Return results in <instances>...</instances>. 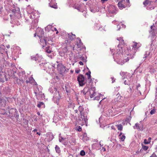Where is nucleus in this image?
Segmentation results:
<instances>
[{
    "label": "nucleus",
    "instance_id": "nucleus-13",
    "mask_svg": "<svg viewBox=\"0 0 157 157\" xmlns=\"http://www.w3.org/2000/svg\"><path fill=\"white\" fill-rule=\"evenodd\" d=\"M49 40L48 39V38L47 37H44L43 39H40V41L41 43H43V44L42 45L43 48H44L46 45H47V41Z\"/></svg>",
    "mask_w": 157,
    "mask_h": 157
},
{
    "label": "nucleus",
    "instance_id": "nucleus-26",
    "mask_svg": "<svg viewBox=\"0 0 157 157\" xmlns=\"http://www.w3.org/2000/svg\"><path fill=\"white\" fill-rule=\"evenodd\" d=\"M65 89L68 95V94L70 93L71 90L70 87L69 86H65Z\"/></svg>",
    "mask_w": 157,
    "mask_h": 157
},
{
    "label": "nucleus",
    "instance_id": "nucleus-33",
    "mask_svg": "<svg viewBox=\"0 0 157 157\" xmlns=\"http://www.w3.org/2000/svg\"><path fill=\"white\" fill-rule=\"evenodd\" d=\"M5 47L3 46L0 47V50L1 51V53L2 54H3L4 52V51H5Z\"/></svg>",
    "mask_w": 157,
    "mask_h": 157
},
{
    "label": "nucleus",
    "instance_id": "nucleus-15",
    "mask_svg": "<svg viewBox=\"0 0 157 157\" xmlns=\"http://www.w3.org/2000/svg\"><path fill=\"white\" fill-rule=\"evenodd\" d=\"M118 47L119 48V50H117V52L114 55V57L117 56V55L121 56V54L122 52V47H120V44L118 45Z\"/></svg>",
    "mask_w": 157,
    "mask_h": 157
},
{
    "label": "nucleus",
    "instance_id": "nucleus-44",
    "mask_svg": "<svg viewBox=\"0 0 157 157\" xmlns=\"http://www.w3.org/2000/svg\"><path fill=\"white\" fill-rule=\"evenodd\" d=\"M89 137H86L85 138H83V141L85 142L88 140L89 139Z\"/></svg>",
    "mask_w": 157,
    "mask_h": 157
},
{
    "label": "nucleus",
    "instance_id": "nucleus-11",
    "mask_svg": "<svg viewBox=\"0 0 157 157\" xmlns=\"http://www.w3.org/2000/svg\"><path fill=\"white\" fill-rule=\"evenodd\" d=\"M140 124H138L137 123H136L135 126H134V129H137L139 130L142 131L143 130V125L141 124V121L140 122Z\"/></svg>",
    "mask_w": 157,
    "mask_h": 157
},
{
    "label": "nucleus",
    "instance_id": "nucleus-27",
    "mask_svg": "<svg viewBox=\"0 0 157 157\" xmlns=\"http://www.w3.org/2000/svg\"><path fill=\"white\" fill-rule=\"evenodd\" d=\"M55 150L56 152L58 153H59L61 152V150L59 147L57 145H56L55 147Z\"/></svg>",
    "mask_w": 157,
    "mask_h": 157
},
{
    "label": "nucleus",
    "instance_id": "nucleus-39",
    "mask_svg": "<svg viewBox=\"0 0 157 157\" xmlns=\"http://www.w3.org/2000/svg\"><path fill=\"white\" fill-rule=\"evenodd\" d=\"M155 112H156L155 110V109H153L150 112V113L152 115V114H154L155 113Z\"/></svg>",
    "mask_w": 157,
    "mask_h": 157
},
{
    "label": "nucleus",
    "instance_id": "nucleus-64",
    "mask_svg": "<svg viewBox=\"0 0 157 157\" xmlns=\"http://www.w3.org/2000/svg\"><path fill=\"white\" fill-rule=\"evenodd\" d=\"M102 150H103V151H106V149H105V148L104 147H103L102 148Z\"/></svg>",
    "mask_w": 157,
    "mask_h": 157
},
{
    "label": "nucleus",
    "instance_id": "nucleus-51",
    "mask_svg": "<svg viewBox=\"0 0 157 157\" xmlns=\"http://www.w3.org/2000/svg\"><path fill=\"white\" fill-rule=\"evenodd\" d=\"M78 130L79 132H80L82 131V128L81 126H79L78 127Z\"/></svg>",
    "mask_w": 157,
    "mask_h": 157
},
{
    "label": "nucleus",
    "instance_id": "nucleus-29",
    "mask_svg": "<svg viewBox=\"0 0 157 157\" xmlns=\"http://www.w3.org/2000/svg\"><path fill=\"white\" fill-rule=\"evenodd\" d=\"M16 109H14L12 108V109H11L10 110H9V113L10 114V115H12L14 112H15V111H16Z\"/></svg>",
    "mask_w": 157,
    "mask_h": 157
},
{
    "label": "nucleus",
    "instance_id": "nucleus-14",
    "mask_svg": "<svg viewBox=\"0 0 157 157\" xmlns=\"http://www.w3.org/2000/svg\"><path fill=\"white\" fill-rule=\"evenodd\" d=\"M55 94L53 96V98L55 101L57 102L58 101H59V100L60 97L59 92L56 89H55Z\"/></svg>",
    "mask_w": 157,
    "mask_h": 157
},
{
    "label": "nucleus",
    "instance_id": "nucleus-21",
    "mask_svg": "<svg viewBox=\"0 0 157 157\" xmlns=\"http://www.w3.org/2000/svg\"><path fill=\"white\" fill-rule=\"evenodd\" d=\"M45 52L48 54H50L52 52L51 46H48L47 47L45 48Z\"/></svg>",
    "mask_w": 157,
    "mask_h": 157
},
{
    "label": "nucleus",
    "instance_id": "nucleus-16",
    "mask_svg": "<svg viewBox=\"0 0 157 157\" xmlns=\"http://www.w3.org/2000/svg\"><path fill=\"white\" fill-rule=\"evenodd\" d=\"M12 12L13 15H14L15 17H19L20 16V11L19 10H16L15 9H13L12 10Z\"/></svg>",
    "mask_w": 157,
    "mask_h": 157
},
{
    "label": "nucleus",
    "instance_id": "nucleus-43",
    "mask_svg": "<svg viewBox=\"0 0 157 157\" xmlns=\"http://www.w3.org/2000/svg\"><path fill=\"white\" fill-rule=\"evenodd\" d=\"M144 143L145 144H149V141H148L146 139L144 140Z\"/></svg>",
    "mask_w": 157,
    "mask_h": 157
},
{
    "label": "nucleus",
    "instance_id": "nucleus-37",
    "mask_svg": "<svg viewBox=\"0 0 157 157\" xmlns=\"http://www.w3.org/2000/svg\"><path fill=\"white\" fill-rule=\"evenodd\" d=\"M124 84L125 85H127L129 86L130 85V82L128 80L126 81V80L124 81Z\"/></svg>",
    "mask_w": 157,
    "mask_h": 157
},
{
    "label": "nucleus",
    "instance_id": "nucleus-6",
    "mask_svg": "<svg viewBox=\"0 0 157 157\" xmlns=\"http://www.w3.org/2000/svg\"><path fill=\"white\" fill-rule=\"evenodd\" d=\"M80 118L78 119V120L79 121H83L84 122V124H86V125H87L88 119L87 118V115L86 114H83V115H80ZM84 123L83 122V124Z\"/></svg>",
    "mask_w": 157,
    "mask_h": 157
},
{
    "label": "nucleus",
    "instance_id": "nucleus-42",
    "mask_svg": "<svg viewBox=\"0 0 157 157\" xmlns=\"http://www.w3.org/2000/svg\"><path fill=\"white\" fill-rule=\"evenodd\" d=\"M29 80L30 81V83H32L34 81V79L33 77L29 78Z\"/></svg>",
    "mask_w": 157,
    "mask_h": 157
},
{
    "label": "nucleus",
    "instance_id": "nucleus-23",
    "mask_svg": "<svg viewBox=\"0 0 157 157\" xmlns=\"http://www.w3.org/2000/svg\"><path fill=\"white\" fill-rule=\"evenodd\" d=\"M10 116L11 117L13 116L15 117L16 119H18L19 117V115L18 114V111L16 109L15 112H14L12 115H10Z\"/></svg>",
    "mask_w": 157,
    "mask_h": 157
},
{
    "label": "nucleus",
    "instance_id": "nucleus-4",
    "mask_svg": "<svg viewBox=\"0 0 157 157\" xmlns=\"http://www.w3.org/2000/svg\"><path fill=\"white\" fill-rule=\"evenodd\" d=\"M77 81L78 82L80 86H83L86 83V82L85 81V78L82 75L80 74L78 76Z\"/></svg>",
    "mask_w": 157,
    "mask_h": 157
},
{
    "label": "nucleus",
    "instance_id": "nucleus-35",
    "mask_svg": "<svg viewBox=\"0 0 157 157\" xmlns=\"http://www.w3.org/2000/svg\"><path fill=\"white\" fill-rule=\"evenodd\" d=\"M142 145V149H143V150H144L145 151H146L148 148V147L147 146L144 145Z\"/></svg>",
    "mask_w": 157,
    "mask_h": 157
},
{
    "label": "nucleus",
    "instance_id": "nucleus-20",
    "mask_svg": "<svg viewBox=\"0 0 157 157\" xmlns=\"http://www.w3.org/2000/svg\"><path fill=\"white\" fill-rule=\"evenodd\" d=\"M47 136L49 137L50 141L52 140L54 138V136L52 133L50 132H48L47 133Z\"/></svg>",
    "mask_w": 157,
    "mask_h": 157
},
{
    "label": "nucleus",
    "instance_id": "nucleus-46",
    "mask_svg": "<svg viewBox=\"0 0 157 157\" xmlns=\"http://www.w3.org/2000/svg\"><path fill=\"white\" fill-rule=\"evenodd\" d=\"M150 157H157V156L156 155L155 152H154L152 154Z\"/></svg>",
    "mask_w": 157,
    "mask_h": 157
},
{
    "label": "nucleus",
    "instance_id": "nucleus-18",
    "mask_svg": "<svg viewBox=\"0 0 157 157\" xmlns=\"http://www.w3.org/2000/svg\"><path fill=\"white\" fill-rule=\"evenodd\" d=\"M38 31H39V33H38V34L40 35H37L39 37H42V35L44 34V32L43 30V29H37L36 30V33H38Z\"/></svg>",
    "mask_w": 157,
    "mask_h": 157
},
{
    "label": "nucleus",
    "instance_id": "nucleus-41",
    "mask_svg": "<svg viewBox=\"0 0 157 157\" xmlns=\"http://www.w3.org/2000/svg\"><path fill=\"white\" fill-rule=\"evenodd\" d=\"M121 40L120 41V46H121V45L123 44H124V40L122 38H121Z\"/></svg>",
    "mask_w": 157,
    "mask_h": 157
},
{
    "label": "nucleus",
    "instance_id": "nucleus-10",
    "mask_svg": "<svg viewBox=\"0 0 157 157\" xmlns=\"http://www.w3.org/2000/svg\"><path fill=\"white\" fill-rule=\"evenodd\" d=\"M56 2V0H51V2L49 3V6L55 9H57L58 6Z\"/></svg>",
    "mask_w": 157,
    "mask_h": 157
},
{
    "label": "nucleus",
    "instance_id": "nucleus-22",
    "mask_svg": "<svg viewBox=\"0 0 157 157\" xmlns=\"http://www.w3.org/2000/svg\"><path fill=\"white\" fill-rule=\"evenodd\" d=\"M111 8L113 10H110L111 8H110V11L109 12V13H116L117 11L116 10V7L114 6H112Z\"/></svg>",
    "mask_w": 157,
    "mask_h": 157
},
{
    "label": "nucleus",
    "instance_id": "nucleus-2",
    "mask_svg": "<svg viewBox=\"0 0 157 157\" xmlns=\"http://www.w3.org/2000/svg\"><path fill=\"white\" fill-rule=\"evenodd\" d=\"M124 2H125L124 0H122L119 2L118 3V7L121 10L126 7H129L130 6L129 0H126V3L127 4L126 5L124 4Z\"/></svg>",
    "mask_w": 157,
    "mask_h": 157
},
{
    "label": "nucleus",
    "instance_id": "nucleus-31",
    "mask_svg": "<svg viewBox=\"0 0 157 157\" xmlns=\"http://www.w3.org/2000/svg\"><path fill=\"white\" fill-rule=\"evenodd\" d=\"M125 138V135L124 134H123L122 136H121L120 137V139L122 141H124Z\"/></svg>",
    "mask_w": 157,
    "mask_h": 157
},
{
    "label": "nucleus",
    "instance_id": "nucleus-9",
    "mask_svg": "<svg viewBox=\"0 0 157 157\" xmlns=\"http://www.w3.org/2000/svg\"><path fill=\"white\" fill-rule=\"evenodd\" d=\"M88 94H89L90 95V97L91 98H93L95 96L96 94L95 89L94 88H92L91 89H89Z\"/></svg>",
    "mask_w": 157,
    "mask_h": 157
},
{
    "label": "nucleus",
    "instance_id": "nucleus-47",
    "mask_svg": "<svg viewBox=\"0 0 157 157\" xmlns=\"http://www.w3.org/2000/svg\"><path fill=\"white\" fill-rule=\"evenodd\" d=\"M126 73L124 72H122L120 73V74L121 75L122 77L123 76H124L125 75Z\"/></svg>",
    "mask_w": 157,
    "mask_h": 157
},
{
    "label": "nucleus",
    "instance_id": "nucleus-25",
    "mask_svg": "<svg viewBox=\"0 0 157 157\" xmlns=\"http://www.w3.org/2000/svg\"><path fill=\"white\" fill-rule=\"evenodd\" d=\"M74 8L77 10L78 11H81V10H80V6L79 5H75L73 6Z\"/></svg>",
    "mask_w": 157,
    "mask_h": 157
},
{
    "label": "nucleus",
    "instance_id": "nucleus-61",
    "mask_svg": "<svg viewBox=\"0 0 157 157\" xmlns=\"http://www.w3.org/2000/svg\"><path fill=\"white\" fill-rule=\"evenodd\" d=\"M2 7L1 6H0V13H1L2 12Z\"/></svg>",
    "mask_w": 157,
    "mask_h": 157
},
{
    "label": "nucleus",
    "instance_id": "nucleus-30",
    "mask_svg": "<svg viewBox=\"0 0 157 157\" xmlns=\"http://www.w3.org/2000/svg\"><path fill=\"white\" fill-rule=\"evenodd\" d=\"M118 130L122 131L123 129V127L121 124H120L116 125Z\"/></svg>",
    "mask_w": 157,
    "mask_h": 157
},
{
    "label": "nucleus",
    "instance_id": "nucleus-53",
    "mask_svg": "<svg viewBox=\"0 0 157 157\" xmlns=\"http://www.w3.org/2000/svg\"><path fill=\"white\" fill-rule=\"evenodd\" d=\"M137 43H134V45H133V48H136V47L137 46Z\"/></svg>",
    "mask_w": 157,
    "mask_h": 157
},
{
    "label": "nucleus",
    "instance_id": "nucleus-59",
    "mask_svg": "<svg viewBox=\"0 0 157 157\" xmlns=\"http://www.w3.org/2000/svg\"><path fill=\"white\" fill-rule=\"evenodd\" d=\"M79 63L80 65H83V62L82 61L79 62Z\"/></svg>",
    "mask_w": 157,
    "mask_h": 157
},
{
    "label": "nucleus",
    "instance_id": "nucleus-24",
    "mask_svg": "<svg viewBox=\"0 0 157 157\" xmlns=\"http://www.w3.org/2000/svg\"><path fill=\"white\" fill-rule=\"evenodd\" d=\"M78 110L79 111L80 114V115L82 116V115H83V114H85L82 112V111L84 110V108L82 106H80L78 107Z\"/></svg>",
    "mask_w": 157,
    "mask_h": 157
},
{
    "label": "nucleus",
    "instance_id": "nucleus-54",
    "mask_svg": "<svg viewBox=\"0 0 157 157\" xmlns=\"http://www.w3.org/2000/svg\"><path fill=\"white\" fill-rule=\"evenodd\" d=\"M80 70H75V73H78L80 72Z\"/></svg>",
    "mask_w": 157,
    "mask_h": 157
},
{
    "label": "nucleus",
    "instance_id": "nucleus-60",
    "mask_svg": "<svg viewBox=\"0 0 157 157\" xmlns=\"http://www.w3.org/2000/svg\"><path fill=\"white\" fill-rule=\"evenodd\" d=\"M25 82L26 83L28 84V83H30V81L29 80H26L25 81Z\"/></svg>",
    "mask_w": 157,
    "mask_h": 157
},
{
    "label": "nucleus",
    "instance_id": "nucleus-3",
    "mask_svg": "<svg viewBox=\"0 0 157 157\" xmlns=\"http://www.w3.org/2000/svg\"><path fill=\"white\" fill-rule=\"evenodd\" d=\"M115 54V53H114L113 55V58L114 59H115V58L118 59V61H117V63L119 64L122 65L125 62L128 61L129 60V57H128L126 59H122L120 58L121 56L117 55V56L114 57V55Z\"/></svg>",
    "mask_w": 157,
    "mask_h": 157
},
{
    "label": "nucleus",
    "instance_id": "nucleus-32",
    "mask_svg": "<svg viewBox=\"0 0 157 157\" xmlns=\"http://www.w3.org/2000/svg\"><path fill=\"white\" fill-rule=\"evenodd\" d=\"M145 57L146 58L147 57H149L150 58H151V56H150V52H146V54L145 55Z\"/></svg>",
    "mask_w": 157,
    "mask_h": 157
},
{
    "label": "nucleus",
    "instance_id": "nucleus-38",
    "mask_svg": "<svg viewBox=\"0 0 157 157\" xmlns=\"http://www.w3.org/2000/svg\"><path fill=\"white\" fill-rule=\"evenodd\" d=\"M44 103L42 102H40V103L37 104V106L39 108H40L42 105H43Z\"/></svg>",
    "mask_w": 157,
    "mask_h": 157
},
{
    "label": "nucleus",
    "instance_id": "nucleus-56",
    "mask_svg": "<svg viewBox=\"0 0 157 157\" xmlns=\"http://www.w3.org/2000/svg\"><path fill=\"white\" fill-rule=\"evenodd\" d=\"M140 85L139 84L138 85L136 86V89L137 90H138V88L139 87H140Z\"/></svg>",
    "mask_w": 157,
    "mask_h": 157
},
{
    "label": "nucleus",
    "instance_id": "nucleus-12",
    "mask_svg": "<svg viewBox=\"0 0 157 157\" xmlns=\"http://www.w3.org/2000/svg\"><path fill=\"white\" fill-rule=\"evenodd\" d=\"M114 110L113 107H110L107 108L105 112V113L107 116H109L111 114H112ZM112 115V114H111Z\"/></svg>",
    "mask_w": 157,
    "mask_h": 157
},
{
    "label": "nucleus",
    "instance_id": "nucleus-62",
    "mask_svg": "<svg viewBox=\"0 0 157 157\" xmlns=\"http://www.w3.org/2000/svg\"><path fill=\"white\" fill-rule=\"evenodd\" d=\"M151 137H149L148 138V141H149V143L151 142Z\"/></svg>",
    "mask_w": 157,
    "mask_h": 157
},
{
    "label": "nucleus",
    "instance_id": "nucleus-48",
    "mask_svg": "<svg viewBox=\"0 0 157 157\" xmlns=\"http://www.w3.org/2000/svg\"><path fill=\"white\" fill-rule=\"evenodd\" d=\"M80 59H81V60H82L83 61H86V60L85 58L84 57H81L80 58Z\"/></svg>",
    "mask_w": 157,
    "mask_h": 157
},
{
    "label": "nucleus",
    "instance_id": "nucleus-49",
    "mask_svg": "<svg viewBox=\"0 0 157 157\" xmlns=\"http://www.w3.org/2000/svg\"><path fill=\"white\" fill-rule=\"evenodd\" d=\"M120 94H117V99L118 100V99H120L121 96H120Z\"/></svg>",
    "mask_w": 157,
    "mask_h": 157
},
{
    "label": "nucleus",
    "instance_id": "nucleus-57",
    "mask_svg": "<svg viewBox=\"0 0 157 157\" xmlns=\"http://www.w3.org/2000/svg\"><path fill=\"white\" fill-rule=\"evenodd\" d=\"M108 0H101V2L102 3H103L107 1Z\"/></svg>",
    "mask_w": 157,
    "mask_h": 157
},
{
    "label": "nucleus",
    "instance_id": "nucleus-8",
    "mask_svg": "<svg viewBox=\"0 0 157 157\" xmlns=\"http://www.w3.org/2000/svg\"><path fill=\"white\" fill-rule=\"evenodd\" d=\"M68 38L69 40H66L65 41V43L66 44H69L71 41L73 40L75 38V35L73 34L72 33H70L68 34Z\"/></svg>",
    "mask_w": 157,
    "mask_h": 157
},
{
    "label": "nucleus",
    "instance_id": "nucleus-58",
    "mask_svg": "<svg viewBox=\"0 0 157 157\" xmlns=\"http://www.w3.org/2000/svg\"><path fill=\"white\" fill-rule=\"evenodd\" d=\"M143 151V150L142 148V149H141L139 151H138V153H140L141 152H142Z\"/></svg>",
    "mask_w": 157,
    "mask_h": 157
},
{
    "label": "nucleus",
    "instance_id": "nucleus-28",
    "mask_svg": "<svg viewBox=\"0 0 157 157\" xmlns=\"http://www.w3.org/2000/svg\"><path fill=\"white\" fill-rule=\"evenodd\" d=\"M91 72L90 71H89L88 72L86 73V75L88 76V79H90V82L91 81V76L90 75Z\"/></svg>",
    "mask_w": 157,
    "mask_h": 157
},
{
    "label": "nucleus",
    "instance_id": "nucleus-40",
    "mask_svg": "<svg viewBox=\"0 0 157 157\" xmlns=\"http://www.w3.org/2000/svg\"><path fill=\"white\" fill-rule=\"evenodd\" d=\"M80 154L82 156H84L85 155V152L84 150H82L80 151Z\"/></svg>",
    "mask_w": 157,
    "mask_h": 157
},
{
    "label": "nucleus",
    "instance_id": "nucleus-45",
    "mask_svg": "<svg viewBox=\"0 0 157 157\" xmlns=\"http://www.w3.org/2000/svg\"><path fill=\"white\" fill-rule=\"evenodd\" d=\"M31 58L32 59L34 60L35 61L38 60V59H37V58L36 57L31 56Z\"/></svg>",
    "mask_w": 157,
    "mask_h": 157
},
{
    "label": "nucleus",
    "instance_id": "nucleus-36",
    "mask_svg": "<svg viewBox=\"0 0 157 157\" xmlns=\"http://www.w3.org/2000/svg\"><path fill=\"white\" fill-rule=\"evenodd\" d=\"M65 139V138H64L60 136H59V141L60 142H62Z\"/></svg>",
    "mask_w": 157,
    "mask_h": 157
},
{
    "label": "nucleus",
    "instance_id": "nucleus-1",
    "mask_svg": "<svg viewBox=\"0 0 157 157\" xmlns=\"http://www.w3.org/2000/svg\"><path fill=\"white\" fill-rule=\"evenodd\" d=\"M56 63H58L56 65L58 70L60 74L63 75L65 71L66 72H68V69H67V70L66 69V67L60 63H58L59 62L57 61L56 62Z\"/></svg>",
    "mask_w": 157,
    "mask_h": 157
},
{
    "label": "nucleus",
    "instance_id": "nucleus-5",
    "mask_svg": "<svg viewBox=\"0 0 157 157\" xmlns=\"http://www.w3.org/2000/svg\"><path fill=\"white\" fill-rule=\"evenodd\" d=\"M151 3H153V2H150L149 0H146L143 2V4L145 6L148 5L147 7V9L148 10H151L155 8L154 6H151L152 4Z\"/></svg>",
    "mask_w": 157,
    "mask_h": 157
},
{
    "label": "nucleus",
    "instance_id": "nucleus-52",
    "mask_svg": "<svg viewBox=\"0 0 157 157\" xmlns=\"http://www.w3.org/2000/svg\"><path fill=\"white\" fill-rule=\"evenodd\" d=\"M46 64V63H41L39 64V65H40V66H44V65H45Z\"/></svg>",
    "mask_w": 157,
    "mask_h": 157
},
{
    "label": "nucleus",
    "instance_id": "nucleus-7",
    "mask_svg": "<svg viewBox=\"0 0 157 157\" xmlns=\"http://www.w3.org/2000/svg\"><path fill=\"white\" fill-rule=\"evenodd\" d=\"M149 33L152 36H155L157 34V29L153 24V25L151 26L150 30L149 31Z\"/></svg>",
    "mask_w": 157,
    "mask_h": 157
},
{
    "label": "nucleus",
    "instance_id": "nucleus-50",
    "mask_svg": "<svg viewBox=\"0 0 157 157\" xmlns=\"http://www.w3.org/2000/svg\"><path fill=\"white\" fill-rule=\"evenodd\" d=\"M111 78L112 79V83H113V82H115L116 79L115 78H114L113 77H112Z\"/></svg>",
    "mask_w": 157,
    "mask_h": 157
},
{
    "label": "nucleus",
    "instance_id": "nucleus-34",
    "mask_svg": "<svg viewBox=\"0 0 157 157\" xmlns=\"http://www.w3.org/2000/svg\"><path fill=\"white\" fill-rule=\"evenodd\" d=\"M63 53L65 54L66 53L67 51H68V49L67 48V47H65L63 49L62 51Z\"/></svg>",
    "mask_w": 157,
    "mask_h": 157
},
{
    "label": "nucleus",
    "instance_id": "nucleus-19",
    "mask_svg": "<svg viewBox=\"0 0 157 157\" xmlns=\"http://www.w3.org/2000/svg\"><path fill=\"white\" fill-rule=\"evenodd\" d=\"M88 90L89 88L88 87H85L83 90L81 91V93H83V95L85 96V97H86V94H88Z\"/></svg>",
    "mask_w": 157,
    "mask_h": 157
},
{
    "label": "nucleus",
    "instance_id": "nucleus-17",
    "mask_svg": "<svg viewBox=\"0 0 157 157\" xmlns=\"http://www.w3.org/2000/svg\"><path fill=\"white\" fill-rule=\"evenodd\" d=\"M14 79L16 83L19 85L21 86L22 83H23L24 82V81L23 80L18 79L17 77H16L14 78Z\"/></svg>",
    "mask_w": 157,
    "mask_h": 157
},
{
    "label": "nucleus",
    "instance_id": "nucleus-63",
    "mask_svg": "<svg viewBox=\"0 0 157 157\" xmlns=\"http://www.w3.org/2000/svg\"><path fill=\"white\" fill-rule=\"evenodd\" d=\"M37 131V130L36 129H34V130H33L32 132H35Z\"/></svg>",
    "mask_w": 157,
    "mask_h": 157
},
{
    "label": "nucleus",
    "instance_id": "nucleus-55",
    "mask_svg": "<svg viewBox=\"0 0 157 157\" xmlns=\"http://www.w3.org/2000/svg\"><path fill=\"white\" fill-rule=\"evenodd\" d=\"M87 134L86 133H84L83 135V138H85L86 137H87Z\"/></svg>",
    "mask_w": 157,
    "mask_h": 157
}]
</instances>
